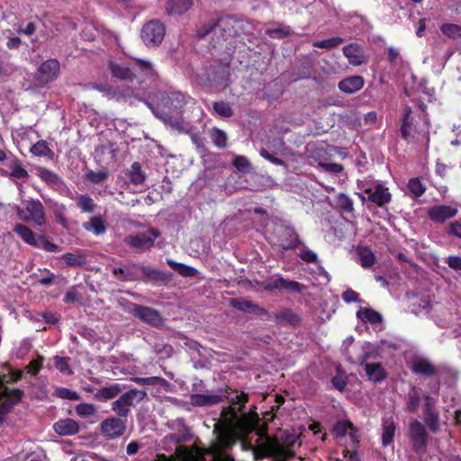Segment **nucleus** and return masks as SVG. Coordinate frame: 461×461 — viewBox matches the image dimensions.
I'll use <instances>...</instances> for the list:
<instances>
[{
	"label": "nucleus",
	"mask_w": 461,
	"mask_h": 461,
	"mask_svg": "<svg viewBox=\"0 0 461 461\" xmlns=\"http://www.w3.org/2000/svg\"><path fill=\"white\" fill-rule=\"evenodd\" d=\"M228 389L220 388L218 390V393H194L190 395V402L193 406L195 407H203V406H212L216 405L223 401V398H227L230 406L224 408L222 411V415L226 420H229L228 426H221L216 424L213 429V434L215 435V439L210 446V447L206 450L205 454L210 455L211 448L216 444L218 439V430L228 429L230 431L234 438V443L237 440V433L235 430V427L245 426L246 429H250L252 428V423L249 420V415L247 412L243 411L245 408V403L248 402V395L244 393L240 394H235L233 396L230 395H223V393H227Z\"/></svg>",
	"instance_id": "nucleus-1"
},
{
	"label": "nucleus",
	"mask_w": 461,
	"mask_h": 461,
	"mask_svg": "<svg viewBox=\"0 0 461 461\" xmlns=\"http://www.w3.org/2000/svg\"><path fill=\"white\" fill-rule=\"evenodd\" d=\"M185 104L186 97L182 93L163 95L160 109L154 110V115L170 128L179 132H187L190 125L183 119V108Z\"/></svg>",
	"instance_id": "nucleus-2"
},
{
	"label": "nucleus",
	"mask_w": 461,
	"mask_h": 461,
	"mask_svg": "<svg viewBox=\"0 0 461 461\" xmlns=\"http://www.w3.org/2000/svg\"><path fill=\"white\" fill-rule=\"evenodd\" d=\"M171 433L166 435L160 441L161 447L168 452H185L186 448L179 446L192 439L191 429L186 425L184 418L169 420L166 422Z\"/></svg>",
	"instance_id": "nucleus-3"
},
{
	"label": "nucleus",
	"mask_w": 461,
	"mask_h": 461,
	"mask_svg": "<svg viewBox=\"0 0 461 461\" xmlns=\"http://www.w3.org/2000/svg\"><path fill=\"white\" fill-rule=\"evenodd\" d=\"M292 441L287 443V446L282 445L279 441L266 437L264 442L258 446L255 451L257 458H263L266 456H272L274 461H286L294 456L293 447L295 443V437L292 436Z\"/></svg>",
	"instance_id": "nucleus-4"
},
{
	"label": "nucleus",
	"mask_w": 461,
	"mask_h": 461,
	"mask_svg": "<svg viewBox=\"0 0 461 461\" xmlns=\"http://www.w3.org/2000/svg\"><path fill=\"white\" fill-rule=\"evenodd\" d=\"M147 397L148 393L145 390L131 388L120 393L119 397L111 403V410L115 415L127 419L135 404Z\"/></svg>",
	"instance_id": "nucleus-5"
},
{
	"label": "nucleus",
	"mask_w": 461,
	"mask_h": 461,
	"mask_svg": "<svg viewBox=\"0 0 461 461\" xmlns=\"http://www.w3.org/2000/svg\"><path fill=\"white\" fill-rule=\"evenodd\" d=\"M59 69V64L56 59H48L41 63L32 77V85L29 88H41L51 82Z\"/></svg>",
	"instance_id": "nucleus-6"
},
{
	"label": "nucleus",
	"mask_w": 461,
	"mask_h": 461,
	"mask_svg": "<svg viewBox=\"0 0 461 461\" xmlns=\"http://www.w3.org/2000/svg\"><path fill=\"white\" fill-rule=\"evenodd\" d=\"M218 439L216 444L211 448L209 461H233V459L224 452L232 447L234 438L228 429L218 430Z\"/></svg>",
	"instance_id": "nucleus-7"
},
{
	"label": "nucleus",
	"mask_w": 461,
	"mask_h": 461,
	"mask_svg": "<svg viewBox=\"0 0 461 461\" xmlns=\"http://www.w3.org/2000/svg\"><path fill=\"white\" fill-rule=\"evenodd\" d=\"M165 33V25L158 20H151L143 25L140 37L146 46L157 47L162 42Z\"/></svg>",
	"instance_id": "nucleus-8"
},
{
	"label": "nucleus",
	"mask_w": 461,
	"mask_h": 461,
	"mask_svg": "<svg viewBox=\"0 0 461 461\" xmlns=\"http://www.w3.org/2000/svg\"><path fill=\"white\" fill-rule=\"evenodd\" d=\"M265 291L287 292L290 294H302L306 286L299 282L285 279L280 276L271 277L262 284Z\"/></svg>",
	"instance_id": "nucleus-9"
},
{
	"label": "nucleus",
	"mask_w": 461,
	"mask_h": 461,
	"mask_svg": "<svg viewBox=\"0 0 461 461\" xmlns=\"http://www.w3.org/2000/svg\"><path fill=\"white\" fill-rule=\"evenodd\" d=\"M127 429V419L121 416H112L100 423V432L106 439H115L122 437Z\"/></svg>",
	"instance_id": "nucleus-10"
},
{
	"label": "nucleus",
	"mask_w": 461,
	"mask_h": 461,
	"mask_svg": "<svg viewBox=\"0 0 461 461\" xmlns=\"http://www.w3.org/2000/svg\"><path fill=\"white\" fill-rule=\"evenodd\" d=\"M409 438L412 449L416 453H424L428 446L429 434L425 426L417 420H413L409 425Z\"/></svg>",
	"instance_id": "nucleus-11"
},
{
	"label": "nucleus",
	"mask_w": 461,
	"mask_h": 461,
	"mask_svg": "<svg viewBox=\"0 0 461 461\" xmlns=\"http://www.w3.org/2000/svg\"><path fill=\"white\" fill-rule=\"evenodd\" d=\"M160 236V232L154 228L136 235L125 238V243L140 250H148L154 246L155 240Z\"/></svg>",
	"instance_id": "nucleus-12"
},
{
	"label": "nucleus",
	"mask_w": 461,
	"mask_h": 461,
	"mask_svg": "<svg viewBox=\"0 0 461 461\" xmlns=\"http://www.w3.org/2000/svg\"><path fill=\"white\" fill-rule=\"evenodd\" d=\"M361 188L367 194V201L379 207L385 206L392 199L388 188L380 183H375L374 186L364 185Z\"/></svg>",
	"instance_id": "nucleus-13"
},
{
	"label": "nucleus",
	"mask_w": 461,
	"mask_h": 461,
	"mask_svg": "<svg viewBox=\"0 0 461 461\" xmlns=\"http://www.w3.org/2000/svg\"><path fill=\"white\" fill-rule=\"evenodd\" d=\"M27 216L24 217L25 221H32L37 226L46 225V216L43 204L39 200H27L23 202Z\"/></svg>",
	"instance_id": "nucleus-14"
},
{
	"label": "nucleus",
	"mask_w": 461,
	"mask_h": 461,
	"mask_svg": "<svg viewBox=\"0 0 461 461\" xmlns=\"http://www.w3.org/2000/svg\"><path fill=\"white\" fill-rule=\"evenodd\" d=\"M278 246L283 250L295 249L296 248L303 245L300 240L299 236L294 228L288 225H282L280 227V233L278 236Z\"/></svg>",
	"instance_id": "nucleus-15"
},
{
	"label": "nucleus",
	"mask_w": 461,
	"mask_h": 461,
	"mask_svg": "<svg viewBox=\"0 0 461 461\" xmlns=\"http://www.w3.org/2000/svg\"><path fill=\"white\" fill-rule=\"evenodd\" d=\"M410 369L412 373L427 378L437 375L439 372L438 367L436 366L429 359L421 357H415L411 362Z\"/></svg>",
	"instance_id": "nucleus-16"
},
{
	"label": "nucleus",
	"mask_w": 461,
	"mask_h": 461,
	"mask_svg": "<svg viewBox=\"0 0 461 461\" xmlns=\"http://www.w3.org/2000/svg\"><path fill=\"white\" fill-rule=\"evenodd\" d=\"M140 281L150 282L156 285H166L171 278L172 274L151 267L150 266L140 267Z\"/></svg>",
	"instance_id": "nucleus-17"
},
{
	"label": "nucleus",
	"mask_w": 461,
	"mask_h": 461,
	"mask_svg": "<svg viewBox=\"0 0 461 461\" xmlns=\"http://www.w3.org/2000/svg\"><path fill=\"white\" fill-rule=\"evenodd\" d=\"M108 70L113 77L125 82H132L136 78L134 69L124 63L109 59Z\"/></svg>",
	"instance_id": "nucleus-18"
},
{
	"label": "nucleus",
	"mask_w": 461,
	"mask_h": 461,
	"mask_svg": "<svg viewBox=\"0 0 461 461\" xmlns=\"http://www.w3.org/2000/svg\"><path fill=\"white\" fill-rule=\"evenodd\" d=\"M140 267L141 265L131 263L113 267L112 272L118 280L122 282L140 281Z\"/></svg>",
	"instance_id": "nucleus-19"
},
{
	"label": "nucleus",
	"mask_w": 461,
	"mask_h": 461,
	"mask_svg": "<svg viewBox=\"0 0 461 461\" xmlns=\"http://www.w3.org/2000/svg\"><path fill=\"white\" fill-rule=\"evenodd\" d=\"M132 314L141 321L149 325L157 326L161 322L159 312L150 307L137 304L133 306Z\"/></svg>",
	"instance_id": "nucleus-20"
},
{
	"label": "nucleus",
	"mask_w": 461,
	"mask_h": 461,
	"mask_svg": "<svg viewBox=\"0 0 461 461\" xmlns=\"http://www.w3.org/2000/svg\"><path fill=\"white\" fill-rule=\"evenodd\" d=\"M343 54L353 66H360L368 61V57L365 54L363 48L357 43H350L344 46Z\"/></svg>",
	"instance_id": "nucleus-21"
},
{
	"label": "nucleus",
	"mask_w": 461,
	"mask_h": 461,
	"mask_svg": "<svg viewBox=\"0 0 461 461\" xmlns=\"http://www.w3.org/2000/svg\"><path fill=\"white\" fill-rule=\"evenodd\" d=\"M457 209L449 205H436L431 207L428 215L435 222L442 223L457 214Z\"/></svg>",
	"instance_id": "nucleus-22"
},
{
	"label": "nucleus",
	"mask_w": 461,
	"mask_h": 461,
	"mask_svg": "<svg viewBox=\"0 0 461 461\" xmlns=\"http://www.w3.org/2000/svg\"><path fill=\"white\" fill-rule=\"evenodd\" d=\"M230 305L244 312L254 313L258 316L269 315L268 312L266 309L260 307L259 305L249 300L233 298L230 300Z\"/></svg>",
	"instance_id": "nucleus-23"
},
{
	"label": "nucleus",
	"mask_w": 461,
	"mask_h": 461,
	"mask_svg": "<svg viewBox=\"0 0 461 461\" xmlns=\"http://www.w3.org/2000/svg\"><path fill=\"white\" fill-rule=\"evenodd\" d=\"M127 389V386L122 384H113L108 386L99 388L94 395V398L99 402H106L112 400L120 395L123 391Z\"/></svg>",
	"instance_id": "nucleus-24"
},
{
	"label": "nucleus",
	"mask_w": 461,
	"mask_h": 461,
	"mask_svg": "<svg viewBox=\"0 0 461 461\" xmlns=\"http://www.w3.org/2000/svg\"><path fill=\"white\" fill-rule=\"evenodd\" d=\"M361 366L364 367L367 380L373 383H381L387 377V372L381 363L370 362Z\"/></svg>",
	"instance_id": "nucleus-25"
},
{
	"label": "nucleus",
	"mask_w": 461,
	"mask_h": 461,
	"mask_svg": "<svg viewBox=\"0 0 461 461\" xmlns=\"http://www.w3.org/2000/svg\"><path fill=\"white\" fill-rule=\"evenodd\" d=\"M274 320L278 325H291L298 326L301 322V318L292 309L282 308L274 313Z\"/></svg>",
	"instance_id": "nucleus-26"
},
{
	"label": "nucleus",
	"mask_w": 461,
	"mask_h": 461,
	"mask_svg": "<svg viewBox=\"0 0 461 461\" xmlns=\"http://www.w3.org/2000/svg\"><path fill=\"white\" fill-rule=\"evenodd\" d=\"M37 172L38 176L51 188L61 191L65 187L63 180L53 171L45 167H39Z\"/></svg>",
	"instance_id": "nucleus-27"
},
{
	"label": "nucleus",
	"mask_w": 461,
	"mask_h": 461,
	"mask_svg": "<svg viewBox=\"0 0 461 461\" xmlns=\"http://www.w3.org/2000/svg\"><path fill=\"white\" fill-rule=\"evenodd\" d=\"M53 429L60 436H70L79 431V425L76 420L67 418L56 421Z\"/></svg>",
	"instance_id": "nucleus-28"
},
{
	"label": "nucleus",
	"mask_w": 461,
	"mask_h": 461,
	"mask_svg": "<svg viewBox=\"0 0 461 461\" xmlns=\"http://www.w3.org/2000/svg\"><path fill=\"white\" fill-rule=\"evenodd\" d=\"M364 86V78L361 76H352L339 83V89L346 94H353Z\"/></svg>",
	"instance_id": "nucleus-29"
},
{
	"label": "nucleus",
	"mask_w": 461,
	"mask_h": 461,
	"mask_svg": "<svg viewBox=\"0 0 461 461\" xmlns=\"http://www.w3.org/2000/svg\"><path fill=\"white\" fill-rule=\"evenodd\" d=\"M194 5V0H167L166 12L167 14L182 15L186 13Z\"/></svg>",
	"instance_id": "nucleus-30"
},
{
	"label": "nucleus",
	"mask_w": 461,
	"mask_h": 461,
	"mask_svg": "<svg viewBox=\"0 0 461 461\" xmlns=\"http://www.w3.org/2000/svg\"><path fill=\"white\" fill-rule=\"evenodd\" d=\"M14 232H15L25 243L39 248V240L36 238L34 232L26 225L23 224H16L14 228Z\"/></svg>",
	"instance_id": "nucleus-31"
},
{
	"label": "nucleus",
	"mask_w": 461,
	"mask_h": 461,
	"mask_svg": "<svg viewBox=\"0 0 461 461\" xmlns=\"http://www.w3.org/2000/svg\"><path fill=\"white\" fill-rule=\"evenodd\" d=\"M379 355L377 347L370 342H365L362 345V353L357 357V362L359 366L370 363L371 359H375Z\"/></svg>",
	"instance_id": "nucleus-32"
},
{
	"label": "nucleus",
	"mask_w": 461,
	"mask_h": 461,
	"mask_svg": "<svg viewBox=\"0 0 461 461\" xmlns=\"http://www.w3.org/2000/svg\"><path fill=\"white\" fill-rule=\"evenodd\" d=\"M126 176L134 185L143 184L146 179V174L139 162H133L131 164V167L126 172Z\"/></svg>",
	"instance_id": "nucleus-33"
},
{
	"label": "nucleus",
	"mask_w": 461,
	"mask_h": 461,
	"mask_svg": "<svg viewBox=\"0 0 461 461\" xmlns=\"http://www.w3.org/2000/svg\"><path fill=\"white\" fill-rule=\"evenodd\" d=\"M357 254L359 258L360 265L364 268H369L375 263V256L367 247L358 248Z\"/></svg>",
	"instance_id": "nucleus-34"
},
{
	"label": "nucleus",
	"mask_w": 461,
	"mask_h": 461,
	"mask_svg": "<svg viewBox=\"0 0 461 461\" xmlns=\"http://www.w3.org/2000/svg\"><path fill=\"white\" fill-rule=\"evenodd\" d=\"M357 317L362 321H368L372 324L382 322L383 316L373 309L364 308L357 312Z\"/></svg>",
	"instance_id": "nucleus-35"
},
{
	"label": "nucleus",
	"mask_w": 461,
	"mask_h": 461,
	"mask_svg": "<svg viewBox=\"0 0 461 461\" xmlns=\"http://www.w3.org/2000/svg\"><path fill=\"white\" fill-rule=\"evenodd\" d=\"M395 432V425L392 419L384 420L383 423V433H382V443L384 446H388L393 440Z\"/></svg>",
	"instance_id": "nucleus-36"
},
{
	"label": "nucleus",
	"mask_w": 461,
	"mask_h": 461,
	"mask_svg": "<svg viewBox=\"0 0 461 461\" xmlns=\"http://www.w3.org/2000/svg\"><path fill=\"white\" fill-rule=\"evenodd\" d=\"M167 264L172 269L177 272L180 276L185 277L194 276L197 274L196 269H194V267H191L182 263H177L173 259H167Z\"/></svg>",
	"instance_id": "nucleus-37"
},
{
	"label": "nucleus",
	"mask_w": 461,
	"mask_h": 461,
	"mask_svg": "<svg viewBox=\"0 0 461 461\" xmlns=\"http://www.w3.org/2000/svg\"><path fill=\"white\" fill-rule=\"evenodd\" d=\"M209 136L213 144L219 149H224L227 145V134L222 130L213 127L209 131Z\"/></svg>",
	"instance_id": "nucleus-38"
},
{
	"label": "nucleus",
	"mask_w": 461,
	"mask_h": 461,
	"mask_svg": "<svg viewBox=\"0 0 461 461\" xmlns=\"http://www.w3.org/2000/svg\"><path fill=\"white\" fill-rule=\"evenodd\" d=\"M420 390L412 387L407 394V410L411 412H415L420 406Z\"/></svg>",
	"instance_id": "nucleus-39"
},
{
	"label": "nucleus",
	"mask_w": 461,
	"mask_h": 461,
	"mask_svg": "<svg viewBox=\"0 0 461 461\" xmlns=\"http://www.w3.org/2000/svg\"><path fill=\"white\" fill-rule=\"evenodd\" d=\"M84 228L92 231L95 235H100L105 232V225L100 217H92L89 221L84 223Z\"/></svg>",
	"instance_id": "nucleus-40"
},
{
	"label": "nucleus",
	"mask_w": 461,
	"mask_h": 461,
	"mask_svg": "<svg viewBox=\"0 0 461 461\" xmlns=\"http://www.w3.org/2000/svg\"><path fill=\"white\" fill-rule=\"evenodd\" d=\"M65 303H77L78 305L84 304V298L78 290V286L70 287L65 294L63 298Z\"/></svg>",
	"instance_id": "nucleus-41"
},
{
	"label": "nucleus",
	"mask_w": 461,
	"mask_h": 461,
	"mask_svg": "<svg viewBox=\"0 0 461 461\" xmlns=\"http://www.w3.org/2000/svg\"><path fill=\"white\" fill-rule=\"evenodd\" d=\"M213 111L221 117L230 118L233 115L231 105L224 101L214 102L212 104Z\"/></svg>",
	"instance_id": "nucleus-42"
},
{
	"label": "nucleus",
	"mask_w": 461,
	"mask_h": 461,
	"mask_svg": "<svg viewBox=\"0 0 461 461\" xmlns=\"http://www.w3.org/2000/svg\"><path fill=\"white\" fill-rule=\"evenodd\" d=\"M77 206L84 212H93L95 208L93 199L87 194H81L77 197Z\"/></svg>",
	"instance_id": "nucleus-43"
},
{
	"label": "nucleus",
	"mask_w": 461,
	"mask_h": 461,
	"mask_svg": "<svg viewBox=\"0 0 461 461\" xmlns=\"http://www.w3.org/2000/svg\"><path fill=\"white\" fill-rule=\"evenodd\" d=\"M344 42V39L341 37H333L323 41H317L312 43L316 48L331 50L338 47L339 44Z\"/></svg>",
	"instance_id": "nucleus-44"
},
{
	"label": "nucleus",
	"mask_w": 461,
	"mask_h": 461,
	"mask_svg": "<svg viewBox=\"0 0 461 461\" xmlns=\"http://www.w3.org/2000/svg\"><path fill=\"white\" fill-rule=\"evenodd\" d=\"M139 69L143 74L145 78L152 79L156 77V72L153 68L151 62L145 59H135Z\"/></svg>",
	"instance_id": "nucleus-45"
},
{
	"label": "nucleus",
	"mask_w": 461,
	"mask_h": 461,
	"mask_svg": "<svg viewBox=\"0 0 461 461\" xmlns=\"http://www.w3.org/2000/svg\"><path fill=\"white\" fill-rule=\"evenodd\" d=\"M97 410L93 403H80L76 407V412L82 418H89L96 413Z\"/></svg>",
	"instance_id": "nucleus-46"
},
{
	"label": "nucleus",
	"mask_w": 461,
	"mask_h": 461,
	"mask_svg": "<svg viewBox=\"0 0 461 461\" xmlns=\"http://www.w3.org/2000/svg\"><path fill=\"white\" fill-rule=\"evenodd\" d=\"M440 30L443 34L446 36L456 39L461 37V26L454 23H443L440 27Z\"/></svg>",
	"instance_id": "nucleus-47"
},
{
	"label": "nucleus",
	"mask_w": 461,
	"mask_h": 461,
	"mask_svg": "<svg viewBox=\"0 0 461 461\" xmlns=\"http://www.w3.org/2000/svg\"><path fill=\"white\" fill-rule=\"evenodd\" d=\"M10 169L12 170L11 176L18 179L25 178L28 176L27 170L22 166L17 158H14L10 163Z\"/></svg>",
	"instance_id": "nucleus-48"
},
{
	"label": "nucleus",
	"mask_w": 461,
	"mask_h": 461,
	"mask_svg": "<svg viewBox=\"0 0 461 461\" xmlns=\"http://www.w3.org/2000/svg\"><path fill=\"white\" fill-rule=\"evenodd\" d=\"M131 381L140 385H157L166 382V380L160 376H149V377H138L134 376L131 378Z\"/></svg>",
	"instance_id": "nucleus-49"
},
{
	"label": "nucleus",
	"mask_w": 461,
	"mask_h": 461,
	"mask_svg": "<svg viewBox=\"0 0 461 461\" xmlns=\"http://www.w3.org/2000/svg\"><path fill=\"white\" fill-rule=\"evenodd\" d=\"M108 178L107 170L89 171L86 174V179L93 184H100Z\"/></svg>",
	"instance_id": "nucleus-50"
},
{
	"label": "nucleus",
	"mask_w": 461,
	"mask_h": 461,
	"mask_svg": "<svg viewBox=\"0 0 461 461\" xmlns=\"http://www.w3.org/2000/svg\"><path fill=\"white\" fill-rule=\"evenodd\" d=\"M220 21L211 20L208 23L201 25L196 31V37L203 39L218 27Z\"/></svg>",
	"instance_id": "nucleus-51"
},
{
	"label": "nucleus",
	"mask_w": 461,
	"mask_h": 461,
	"mask_svg": "<svg viewBox=\"0 0 461 461\" xmlns=\"http://www.w3.org/2000/svg\"><path fill=\"white\" fill-rule=\"evenodd\" d=\"M53 361L55 367L61 373L68 375H71L73 373L68 365V357L55 356Z\"/></svg>",
	"instance_id": "nucleus-52"
},
{
	"label": "nucleus",
	"mask_w": 461,
	"mask_h": 461,
	"mask_svg": "<svg viewBox=\"0 0 461 461\" xmlns=\"http://www.w3.org/2000/svg\"><path fill=\"white\" fill-rule=\"evenodd\" d=\"M40 247L48 252H60L61 248L51 242L45 235H41L38 238Z\"/></svg>",
	"instance_id": "nucleus-53"
},
{
	"label": "nucleus",
	"mask_w": 461,
	"mask_h": 461,
	"mask_svg": "<svg viewBox=\"0 0 461 461\" xmlns=\"http://www.w3.org/2000/svg\"><path fill=\"white\" fill-rule=\"evenodd\" d=\"M424 420L429 429L436 433L438 430V412H424Z\"/></svg>",
	"instance_id": "nucleus-54"
},
{
	"label": "nucleus",
	"mask_w": 461,
	"mask_h": 461,
	"mask_svg": "<svg viewBox=\"0 0 461 461\" xmlns=\"http://www.w3.org/2000/svg\"><path fill=\"white\" fill-rule=\"evenodd\" d=\"M31 152L35 156H48L52 153L45 140H40L32 145Z\"/></svg>",
	"instance_id": "nucleus-55"
},
{
	"label": "nucleus",
	"mask_w": 461,
	"mask_h": 461,
	"mask_svg": "<svg viewBox=\"0 0 461 461\" xmlns=\"http://www.w3.org/2000/svg\"><path fill=\"white\" fill-rule=\"evenodd\" d=\"M55 395L61 399L72 401H78L80 399V395L76 391H72L65 387L57 388Z\"/></svg>",
	"instance_id": "nucleus-56"
},
{
	"label": "nucleus",
	"mask_w": 461,
	"mask_h": 461,
	"mask_svg": "<svg viewBox=\"0 0 461 461\" xmlns=\"http://www.w3.org/2000/svg\"><path fill=\"white\" fill-rule=\"evenodd\" d=\"M408 188L416 197L421 196L425 192V186L418 178H412L408 183Z\"/></svg>",
	"instance_id": "nucleus-57"
},
{
	"label": "nucleus",
	"mask_w": 461,
	"mask_h": 461,
	"mask_svg": "<svg viewBox=\"0 0 461 461\" xmlns=\"http://www.w3.org/2000/svg\"><path fill=\"white\" fill-rule=\"evenodd\" d=\"M348 429H353V425L349 421H338L334 426V433L338 438H343L348 431Z\"/></svg>",
	"instance_id": "nucleus-58"
},
{
	"label": "nucleus",
	"mask_w": 461,
	"mask_h": 461,
	"mask_svg": "<svg viewBox=\"0 0 461 461\" xmlns=\"http://www.w3.org/2000/svg\"><path fill=\"white\" fill-rule=\"evenodd\" d=\"M266 34L274 39H284L291 35L289 27L267 29Z\"/></svg>",
	"instance_id": "nucleus-59"
},
{
	"label": "nucleus",
	"mask_w": 461,
	"mask_h": 461,
	"mask_svg": "<svg viewBox=\"0 0 461 461\" xmlns=\"http://www.w3.org/2000/svg\"><path fill=\"white\" fill-rule=\"evenodd\" d=\"M337 203L340 209L347 212L354 210L352 200L345 194H339L337 197Z\"/></svg>",
	"instance_id": "nucleus-60"
},
{
	"label": "nucleus",
	"mask_w": 461,
	"mask_h": 461,
	"mask_svg": "<svg viewBox=\"0 0 461 461\" xmlns=\"http://www.w3.org/2000/svg\"><path fill=\"white\" fill-rule=\"evenodd\" d=\"M413 131V120H402L401 136L403 140L410 141Z\"/></svg>",
	"instance_id": "nucleus-61"
},
{
	"label": "nucleus",
	"mask_w": 461,
	"mask_h": 461,
	"mask_svg": "<svg viewBox=\"0 0 461 461\" xmlns=\"http://www.w3.org/2000/svg\"><path fill=\"white\" fill-rule=\"evenodd\" d=\"M4 393L6 397L5 401L13 402V406L21 401L23 392L20 389L9 390L6 387L4 388Z\"/></svg>",
	"instance_id": "nucleus-62"
},
{
	"label": "nucleus",
	"mask_w": 461,
	"mask_h": 461,
	"mask_svg": "<svg viewBox=\"0 0 461 461\" xmlns=\"http://www.w3.org/2000/svg\"><path fill=\"white\" fill-rule=\"evenodd\" d=\"M233 166L240 172H249L251 168V164L244 156H237L233 160Z\"/></svg>",
	"instance_id": "nucleus-63"
},
{
	"label": "nucleus",
	"mask_w": 461,
	"mask_h": 461,
	"mask_svg": "<svg viewBox=\"0 0 461 461\" xmlns=\"http://www.w3.org/2000/svg\"><path fill=\"white\" fill-rule=\"evenodd\" d=\"M447 233L450 236L461 239V219L450 222Z\"/></svg>",
	"instance_id": "nucleus-64"
}]
</instances>
